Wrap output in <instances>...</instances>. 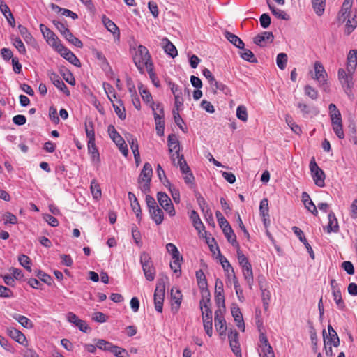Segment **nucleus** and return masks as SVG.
Segmentation results:
<instances>
[{
  "mask_svg": "<svg viewBox=\"0 0 357 357\" xmlns=\"http://www.w3.org/2000/svg\"><path fill=\"white\" fill-rule=\"evenodd\" d=\"M276 63L278 68L284 70L287 63V55L285 53H280L277 55Z\"/></svg>",
  "mask_w": 357,
  "mask_h": 357,
  "instance_id": "6e6d98bb",
  "label": "nucleus"
},
{
  "mask_svg": "<svg viewBox=\"0 0 357 357\" xmlns=\"http://www.w3.org/2000/svg\"><path fill=\"white\" fill-rule=\"evenodd\" d=\"M309 167L315 185L321 188L324 187L325 185L326 175L324 172L317 164L314 157L310 160Z\"/></svg>",
  "mask_w": 357,
  "mask_h": 357,
  "instance_id": "423d86ee",
  "label": "nucleus"
},
{
  "mask_svg": "<svg viewBox=\"0 0 357 357\" xmlns=\"http://www.w3.org/2000/svg\"><path fill=\"white\" fill-rule=\"evenodd\" d=\"M260 289L261 291V299L263 302V306L265 310H267L268 307V303L271 298V293L266 289L262 284H260Z\"/></svg>",
  "mask_w": 357,
  "mask_h": 357,
  "instance_id": "c03bdc74",
  "label": "nucleus"
},
{
  "mask_svg": "<svg viewBox=\"0 0 357 357\" xmlns=\"http://www.w3.org/2000/svg\"><path fill=\"white\" fill-rule=\"evenodd\" d=\"M314 73L312 75V78L318 82L320 87L324 86L327 82V73L319 61H315L314 63Z\"/></svg>",
  "mask_w": 357,
  "mask_h": 357,
  "instance_id": "1a4fd4ad",
  "label": "nucleus"
},
{
  "mask_svg": "<svg viewBox=\"0 0 357 357\" xmlns=\"http://www.w3.org/2000/svg\"><path fill=\"white\" fill-rule=\"evenodd\" d=\"M236 116L243 122L248 120L247 109L244 105H239L236 109Z\"/></svg>",
  "mask_w": 357,
  "mask_h": 357,
  "instance_id": "e2e57ef3",
  "label": "nucleus"
},
{
  "mask_svg": "<svg viewBox=\"0 0 357 357\" xmlns=\"http://www.w3.org/2000/svg\"><path fill=\"white\" fill-rule=\"evenodd\" d=\"M269 8L272 12V13L278 18L284 20H289L290 19L289 15H287L284 11L280 10L278 8H276L274 6H271L269 5Z\"/></svg>",
  "mask_w": 357,
  "mask_h": 357,
  "instance_id": "5fc2aeb1",
  "label": "nucleus"
},
{
  "mask_svg": "<svg viewBox=\"0 0 357 357\" xmlns=\"http://www.w3.org/2000/svg\"><path fill=\"white\" fill-rule=\"evenodd\" d=\"M224 35L225 37L237 48L243 49L245 45L244 43L239 37L229 31H225Z\"/></svg>",
  "mask_w": 357,
  "mask_h": 357,
  "instance_id": "473e14b6",
  "label": "nucleus"
},
{
  "mask_svg": "<svg viewBox=\"0 0 357 357\" xmlns=\"http://www.w3.org/2000/svg\"><path fill=\"white\" fill-rule=\"evenodd\" d=\"M353 3V0H344L342 6L341 10L339 12V19L340 20L345 21L348 15L350 13V10L351 8Z\"/></svg>",
  "mask_w": 357,
  "mask_h": 357,
  "instance_id": "2f4dec72",
  "label": "nucleus"
},
{
  "mask_svg": "<svg viewBox=\"0 0 357 357\" xmlns=\"http://www.w3.org/2000/svg\"><path fill=\"white\" fill-rule=\"evenodd\" d=\"M54 48L61 56L75 66L79 67L81 66L79 59L69 49L64 47L61 42Z\"/></svg>",
  "mask_w": 357,
  "mask_h": 357,
  "instance_id": "9d476101",
  "label": "nucleus"
},
{
  "mask_svg": "<svg viewBox=\"0 0 357 357\" xmlns=\"http://www.w3.org/2000/svg\"><path fill=\"white\" fill-rule=\"evenodd\" d=\"M138 89L142 100L146 103H151V107L154 102H153L152 96L150 92L144 87V85L142 83L139 84Z\"/></svg>",
  "mask_w": 357,
  "mask_h": 357,
  "instance_id": "ea45409f",
  "label": "nucleus"
},
{
  "mask_svg": "<svg viewBox=\"0 0 357 357\" xmlns=\"http://www.w3.org/2000/svg\"><path fill=\"white\" fill-rule=\"evenodd\" d=\"M329 116L331 120L333 130L339 139L344 137V133L342 129V115L336 105L331 103L328 105Z\"/></svg>",
  "mask_w": 357,
  "mask_h": 357,
  "instance_id": "f03ea898",
  "label": "nucleus"
},
{
  "mask_svg": "<svg viewBox=\"0 0 357 357\" xmlns=\"http://www.w3.org/2000/svg\"><path fill=\"white\" fill-rule=\"evenodd\" d=\"M314 11L318 16H321L325 10L326 0H312Z\"/></svg>",
  "mask_w": 357,
  "mask_h": 357,
  "instance_id": "4c0bfd02",
  "label": "nucleus"
},
{
  "mask_svg": "<svg viewBox=\"0 0 357 357\" xmlns=\"http://www.w3.org/2000/svg\"><path fill=\"white\" fill-rule=\"evenodd\" d=\"M237 258L241 268L251 265L245 255L240 250H237Z\"/></svg>",
  "mask_w": 357,
  "mask_h": 357,
  "instance_id": "774afa93",
  "label": "nucleus"
},
{
  "mask_svg": "<svg viewBox=\"0 0 357 357\" xmlns=\"http://www.w3.org/2000/svg\"><path fill=\"white\" fill-rule=\"evenodd\" d=\"M338 79L343 88L349 89L351 86L352 74L346 73L343 68L338 70Z\"/></svg>",
  "mask_w": 357,
  "mask_h": 357,
  "instance_id": "5701e85b",
  "label": "nucleus"
},
{
  "mask_svg": "<svg viewBox=\"0 0 357 357\" xmlns=\"http://www.w3.org/2000/svg\"><path fill=\"white\" fill-rule=\"evenodd\" d=\"M7 334L21 344H24L26 342L25 335L21 331L14 328H8Z\"/></svg>",
  "mask_w": 357,
  "mask_h": 357,
  "instance_id": "c85d7f7f",
  "label": "nucleus"
},
{
  "mask_svg": "<svg viewBox=\"0 0 357 357\" xmlns=\"http://www.w3.org/2000/svg\"><path fill=\"white\" fill-rule=\"evenodd\" d=\"M223 283L220 279H216L215 287V300L218 309H225Z\"/></svg>",
  "mask_w": 357,
  "mask_h": 357,
  "instance_id": "4468645a",
  "label": "nucleus"
},
{
  "mask_svg": "<svg viewBox=\"0 0 357 357\" xmlns=\"http://www.w3.org/2000/svg\"><path fill=\"white\" fill-rule=\"evenodd\" d=\"M40 30L47 43L54 47L61 42L56 34L44 24L40 25Z\"/></svg>",
  "mask_w": 357,
  "mask_h": 357,
  "instance_id": "f3484780",
  "label": "nucleus"
},
{
  "mask_svg": "<svg viewBox=\"0 0 357 357\" xmlns=\"http://www.w3.org/2000/svg\"><path fill=\"white\" fill-rule=\"evenodd\" d=\"M167 142L169 153L180 151V144L174 134H171L168 136Z\"/></svg>",
  "mask_w": 357,
  "mask_h": 357,
  "instance_id": "72a5a7b5",
  "label": "nucleus"
},
{
  "mask_svg": "<svg viewBox=\"0 0 357 357\" xmlns=\"http://www.w3.org/2000/svg\"><path fill=\"white\" fill-rule=\"evenodd\" d=\"M268 199L264 198L260 202L259 213L261 217L268 216Z\"/></svg>",
  "mask_w": 357,
  "mask_h": 357,
  "instance_id": "13d9d810",
  "label": "nucleus"
},
{
  "mask_svg": "<svg viewBox=\"0 0 357 357\" xmlns=\"http://www.w3.org/2000/svg\"><path fill=\"white\" fill-rule=\"evenodd\" d=\"M328 331L329 333V339L326 341L324 340L325 344H333L334 347H337L340 344V340L336 331L333 329L331 325L328 326ZM326 332L325 330L323 331V337L325 339V335Z\"/></svg>",
  "mask_w": 357,
  "mask_h": 357,
  "instance_id": "4be33fe9",
  "label": "nucleus"
},
{
  "mask_svg": "<svg viewBox=\"0 0 357 357\" xmlns=\"http://www.w3.org/2000/svg\"><path fill=\"white\" fill-rule=\"evenodd\" d=\"M202 312V320L206 333L211 337L213 334L212 311L210 308L201 309Z\"/></svg>",
  "mask_w": 357,
  "mask_h": 357,
  "instance_id": "dca6fc26",
  "label": "nucleus"
},
{
  "mask_svg": "<svg viewBox=\"0 0 357 357\" xmlns=\"http://www.w3.org/2000/svg\"><path fill=\"white\" fill-rule=\"evenodd\" d=\"M134 63L137 69L142 72L144 68L146 67L147 70H151L153 63L151 61V56L148 49L144 45H139L137 50L133 56Z\"/></svg>",
  "mask_w": 357,
  "mask_h": 357,
  "instance_id": "f257e3e1",
  "label": "nucleus"
},
{
  "mask_svg": "<svg viewBox=\"0 0 357 357\" xmlns=\"http://www.w3.org/2000/svg\"><path fill=\"white\" fill-rule=\"evenodd\" d=\"M48 75L50 80L57 89L63 92L66 96H70V91L58 74L54 72H49Z\"/></svg>",
  "mask_w": 357,
  "mask_h": 357,
  "instance_id": "6ab92c4d",
  "label": "nucleus"
},
{
  "mask_svg": "<svg viewBox=\"0 0 357 357\" xmlns=\"http://www.w3.org/2000/svg\"><path fill=\"white\" fill-rule=\"evenodd\" d=\"M274 36L271 31H264L254 38V43L260 47H264L266 43H271L273 41Z\"/></svg>",
  "mask_w": 357,
  "mask_h": 357,
  "instance_id": "aec40b11",
  "label": "nucleus"
},
{
  "mask_svg": "<svg viewBox=\"0 0 357 357\" xmlns=\"http://www.w3.org/2000/svg\"><path fill=\"white\" fill-rule=\"evenodd\" d=\"M333 296L334 301L337 305V307L341 310H344L345 304L342 298V294H341L340 289L334 290L333 291Z\"/></svg>",
  "mask_w": 357,
  "mask_h": 357,
  "instance_id": "49530a36",
  "label": "nucleus"
},
{
  "mask_svg": "<svg viewBox=\"0 0 357 357\" xmlns=\"http://www.w3.org/2000/svg\"><path fill=\"white\" fill-rule=\"evenodd\" d=\"M230 347L236 357H242L241 349L238 340V333L236 330H231L228 335Z\"/></svg>",
  "mask_w": 357,
  "mask_h": 357,
  "instance_id": "ddd939ff",
  "label": "nucleus"
},
{
  "mask_svg": "<svg viewBox=\"0 0 357 357\" xmlns=\"http://www.w3.org/2000/svg\"><path fill=\"white\" fill-rule=\"evenodd\" d=\"M172 296V311L173 313H176L179 308L181 303L182 300V295L181 294V291L179 290H176L175 292H174V290L172 289L171 293Z\"/></svg>",
  "mask_w": 357,
  "mask_h": 357,
  "instance_id": "a878e982",
  "label": "nucleus"
},
{
  "mask_svg": "<svg viewBox=\"0 0 357 357\" xmlns=\"http://www.w3.org/2000/svg\"><path fill=\"white\" fill-rule=\"evenodd\" d=\"M202 299L199 302L201 309H206L209 307L211 301V294L208 287L201 288Z\"/></svg>",
  "mask_w": 357,
  "mask_h": 357,
  "instance_id": "c756f323",
  "label": "nucleus"
},
{
  "mask_svg": "<svg viewBox=\"0 0 357 357\" xmlns=\"http://www.w3.org/2000/svg\"><path fill=\"white\" fill-rule=\"evenodd\" d=\"M153 174V169L150 163L146 162L139 174L138 183L142 192L146 194L150 191V183Z\"/></svg>",
  "mask_w": 357,
  "mask_h": 357,
  "instance_id": "20e7f679",
  "label": "nucleus"
},
{
  "mask_svg": "<svg viewBox=\"0 0 357 357\" xmlns=\"http://www.w3.org/2000/svg\"><path fill=\"white\" fill-rule=\"evenodd\" d=\"M151 218L156 225H160L162 222L164 216L162 211L158 207L155 206L153 209L149 211Z\"/></svg>",
  "mask_w": 357,
  "mask_h": 357,
  "instance_id": "e433bc0d",
  "label": "nucleus"
},
{
  "mask_svg": "<svg viewBox=\"0 0 357 357\" xmlns=\"http://www.w3.org/2000/svg\"><path fill=\"white\" fill-rule=\"evenodd\" d=\"M85 131L89 139L95 138L93 123L91 121L85 123Z\"/></svg>",
  "mask_w": 357,
  "mask_h": 357,
  "instance_id": "338daca9",
  "label": "nucleus"
},
{
  "mask_svg": "<svg viewBox=\"0 0 357 357\" xmlns=\"http://www.w3.org/2000/svg\"><path fill=\"white\" fill-rule=\"evenodd\" d=\"M190 218L192 222L193 226L197 231H200V230L204 227L198 213L195 211L193 210L191 211Z\"/></svg>",
  "mask_w": 357,
  "mask_h": 357,
  "instance_id": "37998d69",
  "label": "nucleus"
},
{
  "mask_svg": "<svg viewBox=\"0 0 357 357\" xmlns=\"http://www.w3.org/2000/svg\"><path fill=\"white\" fill-rule=\"evenodd\" d=\"M18 261L21 266L24 267L29 272H31V268L30 266L31 264V261L30 258L28 256H26L25 255H20L18 257Z\"/></svg>",
  "mask_w": 357,
  "mask_h": 357,
  "instance_id": "bf43d9fd",
  "label": "nucleus"
},
{
  "mask_svg": "<svg viewBox=\"0 0 357 357\" xmlns=\"http://www.w3.org/2000/svg\"><path fill=\"white\" fill-rule=\"evenodd\" d=\"M171 159L174 165H177L180 167V170L182 173H185L189 171V167L184 160L183 155H181L179 152L170 153Z\"/></svg>",
  "mask_w": 357,
  "mask_h": 357,
  "instance_id": "a211bd4d",
  "label": "nucleus"
},
{
  "mask_svg": "<svg viewBox=\"0 0 357 357\" xmlns=\"http://www.w3.org/2000/svg\"><path fill=\"white\" fill-rule=\"evenodd\" d=\"M110 353L116 357H129L128 351L114 344Z\"/></svg>",
  "mask_w": 357,
  "mask_h": 357,
  "instance_id": "680f3d73",
  "label": "nucleus"
},
{
  "mask_svg": "<svg viewBox=\"0 0 357 357\" xmlns=\"http://www.w3.org/2000/svg\"><path fill=\"white\" fill-rule=\"evenodd\" d=\"M69 43L75 45L77 47L82 48L83 47L82 42L77 38L73 36V34L69 31L66 35L63 36Z\"/></svg>",
  "mask_w": 357,
  "mask_h": 357,
  "instance_id": "8fccbe9b",
  "label": "nucleus"
},
{
  "mask_svg": "<svg viewBox=\"0 0 357 357\" xmlns=\"http://www.w3.org/2000/svg\"><path fill=\"white\" fill-rule=\"evenodd\" d=\"M11 41L13 45L18 50L20 54H26V48L25 46L20 38H11Z\"/></svg>",
  "mask_w": 357,
  "mask_h": 357,
  "instance_id": "864d4df0",
  "label": "nucleus"
},
{
  "mask_svg": "<svg viewBox=\"0 0 357 357\" xmlns=\"http://www.w3.org/2000/svg\"><path fill=\"white\" fill-rule=\"evenodd\" d=\"M225 309H217L215 312V327L220 335L225 333L227 330L226 321L224 318V312Z\"/></svg>",
  "mask_w": 357,
  "mask_h": 357,
  "instance_id": "f8f14e48",
  "label": "nucleus"
},
{
  "mask_svg": "<svg viewBox=\"0 0 357 357\" xmlns=\"http://www.w3.org/2000/svg\"><path fill=\"white\" fill-rule=\"evenodd\" d=\"M210 87L213 93H217V91H222L224 94L227 95L230 93L229 89L225 84L218 82L215 79L211 84Z\"/></svg>",
  "mask_w": 357,
  "mask_h": 357,
  "instance_id": "c9c22d12",
  "label": "nucleus"
},
{
  "mask_svg": "<svg viewBox=\"0 0 357 357\" xmlns=\"http://www.w3.org/2000/svg\"><path fill=\"white\" fill-rule=\"evenodd\" d=\"M243 52L241 53L243 59L251 63H256L257 61L252 51L248 49H243Z\"/></svg>",
  "mask_w": 357,
  "mask_h": 357,
  "instance_id": "0e129e2a",
  "label": "nucleus"
},
{
  "mask_svg": "<svg viewBox=\"0 0 357 357\" xmlns=\"http://www.w3.org/2000/svg\"><path fill=\"white\" fill-rule=\"evenodd\" d=\"M218 258L219 259L220 263L221 264L225 272L226 273L227 277L233 281L238 280L233 267L227 259V258L221 254L220 250H218Z\"/></svg>",
  "mask_w": 357,
  "mask_h": 357,
  "instance_id": "2eb2a0df",
  "label": "nucleus"
},
{
  "mask_svg": "<svg viewBox=\"0 0 357 357\" xmlns=\"http://www.w3.org/2000/svg\"><path fill=\"white\" fill-rule=\"evenodd\" d=\"M117 102L119 104V105L114 104L113 102L112 103L113 107H114V111H115L116 114H117V116L121 119L123 120L126 119V116L125 108L123 106V103L121 100H118Z\"/></svg>",
  "mask_w": 357,
  "mask_h": 357,
  "instance_id": "de8ad7c7",
  "label": "nucleus"
},
{
  "mask_svg": "<svg viewBox=\"0 0 357 357\" xmlns=\"http://www.w3.org/2000/svg\"><path fill=\"white\" fill-rule=\"evenodd\" d=\"M231 312L234 319V321L236 322L237 327L243 332L245 331V324L242 313L236 304H232L231 307Z\"/></svg>",
  "mask_w": 357,
  "mask_h": 357,
  "instance_id": "412c9836",
  "label": "nucleus"
},
{
  "mask_svg": "<svg viewBox=\"0 0 357 357\" xmlns=\"http://www.w3.org/2000/svg\"><path fill=\"white\" fill-rule=\"evenodd\" d=\"M162 41L165 52L172 58L176 57L178 54V52L174 45L167 38H164Z\"/></svg>",
  "mask_w": 357,
  "mask_h": 357,
  "instance_id": "7c9ffc66",
  "label": "nucleus"
},
{
  "mask_svg": "<svg viewBox=\"0 0 357 357\" xmlns=\"http://www.w3.org/2000/svg\"><path fill=\"white\" fill-rule=\"evenodd\" d=\"M165 279L162 278L158 281L156 288L154 292V305L155 309L158 312H162L163 301L165 298Z\"/></svg>",
  "mask_w": 357,
  "mask_h": 357,
  "instance_id": "0eeeda50",
  "label": "nucleus"
},
{
  "mask_svg": "<svg viewBox=\"0 0 357 357\" xmlns=\"http://www.w3.org/2000/svg\"><path fill=\"white\" fill-rule=\"evenodd\" d=\"M196 278L199 289L207 287V281L206 279V276L202 270H199L196 272Z\"/></svg>",
  "mask_w": 357,
  "mask_h": 357,
  "instance_id": "052dcab7",
  "label": "nucleus"
},
{
  "mask_svg": "<svg viewBox=\"0 0 357 357\" xmlns=\"http://www.w3.org/2000/svg\"><path fill=\"white\" fill-rule=\"evenodd\" d=\"M357 66V50H351L349 51L347 56V71L353 74Z\"/></svg>",
  "mask_w": 357,
  "mask_h": 357,
  "instance_id": "b1692460",
  "label": "nucleus"
},
{
  "mask_svg": "<svg viewBox=\"0 0 357 357\" xmlns=\"http://www.w3.org/2000/svg\"><path fill=\"white\" fill-rule=\"evenodd\" d=\"M227 241L232 244L234 246H238V243L236 241V236L234 234L231 227H228L227 229L222 230Z\"/></svg>",
  "mask_w": 357,
  "mask_h": 357,
  "instance_id": "79ce46f5",
  "label": "nucleus"
},
{
  "mask_svg": "<svg viewBox=\"0 0 357 357\" xmlns=\"http://www.w3.org/2000/svg\"><path fill=\"white\" fill-rule=\"evenodd\" d=\"M242 272L244 277L245 280L248 284L250 289H252V286L253 284L254 279H253V273L252 269V266H245L242 268Z\"/></svg>",
  "mask_w": 357,
  "mask_h": 357,
  "instance_id": "58836bf2",
  "label": "nucleus"
},
{
  "mask_svg": "<svg viewBox=\"0 0 357 357\" xmlns=\"http://www.w3.org/2000/svg\"><path fill=\"white\" fill-rule=\"evenodd\" d=\"M173 261L170 264V267L172 270L175 273H178V277L181 275V262L183 261V257L181 256L173 257Z\"/></svg>",
  "mask_w": 357,
  "mask_h": 357,
  "instance_id": "09e8293b",
  "label": "nucleus"
},
{
  "mask_svg": "<svg viewBox=\"0 0 357 357\" xmlns=\"http://www.w3.org/2000/svg\"><path fill=\"white\" fill-rule=\"evenodd\" d=\"M305 94L310 97L312 100H317L318 98V91L310 85H306L304 87Z\"/></svg>",
  "mask_w": 357,
  "mask_h": 357,
  "instance_id": "69168bd1",
  "label": "nucleus"
},
{
  "mask_svg": "<svg viewBox=\"0 0 357 357\" xmlns=\"http://www.w3.org/2000/svg\"><path fill=\"white\" fill-rule=\"evenodd\" d=\"M157 199L160 205L162 207V208L168 213V214L173 217L175 215L176 212L174 207V205L172 202L171 199L169 196L162 192H159L157 194Z\"/></svg>",
  "mask_w": 357,
  "mask_h": 357,
  "instance_id": "9b49d317",
  "label": "nucleus"
},
{
  "mask_svg": "<svg viewBox=\"0 0 357 357\" xmlns=\"http://www.w3.org/2000/svg\"><path fill=\"white\" fill-rule=\"evenodd\" d=\"M114 344L102 339H98L96 342V347L102 351L110 352Z\"/></svg>",
  "mask_w": 357,
  "mask_h": 357,
  "instance_id": "3c124183",
  "label": "nucleus"
},
{
  "mask_svg": "<svg viewBox=\"0 0 357 357\" xmlns=\"http://www.w3.org/2000/svg\"><path fill=\"white\" fill-rule=\"evenodd\" d=\"M91 191L94 199H99L101 197L100 187L95 180H93L91 183Z\"/></svg>",
  "mask_w": 357,
  "mask_h": 357,
  "instance_id": "603ef678",
  "label": "nucleus"
},
{
  "mask_svg": "<svg viewBox=\"0 0 357 357\" xmlns=\"http://www.w3.org/2000/svg\"><path fill=\"white\" fill-rule=\"evenodd\" d=\"M88 149L89 153L91 155L93 161H100V155L98 151L95 144V138L88 140Z\"/></svg>",
  "mask_w": 357,
  "mask_h": 357,
  "instance_id": "f704fd0d",
  "label": "nucleus"
},
{
  "mask_svg": "<svg viewBox=\"0 0 357 357\" xmlns=\"http://www.w3.org/2000/svg\"><path fill=\"white\" fill-rule=\"evenodd\" d=\"M108 132L111 139L118 146L120 151L123 153L124 156L126 157L128 154L127 144H126L122 137L116 130L114 126L109 125L108 126Z\"/></svg>",
  "mask_w": 357,
  "mask_h": 357,
  "instance_id": "6e6552de",
  "label": "nucleus"
},
{
  "mask_svg": "<svg viewBox=\"0 0 357 357\" xmlns=\"http://www.w3.org/2000/svg\"><path fill=\"white\" fill-rule=\"evenodd\" d=\"M166 187L169 188V190L171 192L172 197L176 204L180 202V192L178 189L175 187L172 186L171 183L167 181V184H165Z\"/></svg>",
  "mask_w": 357,
  "mask_h": 357,
  "instance_id": "4d7b16f0",
  "label": "nucleus"
},
{
  "mask_svg": "<svg viewBox=\"0 0 357 357\" xmlns=\"http://www.w3.org/2000/svg\"><path fill=\"white\" fill-rule=\"evenodd\" d=\"M102 21L107 31L111 32L114 36H116L119 38L120 36L119 29L114 24V22L105 15L102 17Z\"/></svg>",
  "mask_w": 357,
  "mask_h": 357,
  "instance_id": "bb28decb",
  "label": "nucleus"
},
{
  "mask_svg": "<svg viewBox=\"0 0 357 357\" xmlns=\"http://www.w3.org/2000/svg\"><path fill=\"white\" fill-rule=\"evenodd\" d=\"M128 199L130 202L131 207L132 211L136 213V217L139 221L141 220V208L140 205L138 202V200L135 196V195L131 192H128Z\"/></svg>",
  "mask_w": 357,
  "mask_h": 357,
  "instance_id": "cd10ccee",
  "label": "nucleus"
},
{
  "mask_svg": "<svg viewBox=\"0 0 357 357\" xmlns=\"http://www.w3.org/2000/svg\"><path fill=\"white\" fill-rule=\"evenodd\" d=\"M18 29L20 35L23 37L24 40L26 43H31L34 41L32 35L29 33V31L25 26L20 24L18 25Z\"/></svg>",
  "mask_w": 357,
  "mask_h": 357,
  "instance_id": "a18cd8bd",
  "label": "nucleus"
},
{
  "mask_svg": "<svg viewBox=\"0 0 357 357\" xmlns=\"http://www.w3.org/2000/svg\"><path fill=\"white\" fill-rule=\"evenodd\" d=\"M154 119L155 122V130L157 135L159 136L164 135V130H165V121H164V116H163V107L161 104H155L153 103L151 106Z\"/></svg>",
  "mask_w": 357,
  "mask_h": 357,
  "instance_id": "39448f33",
  "label": "nucleus"
},
{
  "mask_svg": "<svg viewBox=\"0 0 357 357\" xmlns=\"http://www.w3.org/2000/svg\"><path fill=\"white\" fill-rule=\"evenodd\" d=\"M328 223L326 226L327 233H337L339 231V225L337 219L333 211H331L328 215Z\"/></svg>",
  "mask_w": 357,
  "mask_h": 357,
  "instance_id": "393cba45",
  "label": "nucleus"
},
{
  "mask_svg": "<svg viewBox=\"0 0 357 357\" xmlns=\"http://www.w3.org/2000/svg\"><path fill=\"white\" fill-rule=\"evenodd\" d=\"M13 317L24 328H31L33 327L32 321L23 315L19 314H14L13 315Z\"/></svg>",
  "mask_w": 357,
  "mask_h": 357,
  "instance_id": "a19ab883",
  "label": "nucleus"
},
{
  "mask_svg": "<svg viewBox=\"0 0 357 357\" xmlns=\"http://www.w3.org/2000/svg\"><path fill=\"white\" fill-rule=\"evenodd\" d=\"M139 261L146 279L148 281H153L155 278L156 270L150 255L146 252H142L139 256Z\"/></svg>",
  "mask_w": 357,
  "mask_h": 357,
  "instance_id": "7ed1b4c3",
  "label": "nucleus"
}]
</instances>
